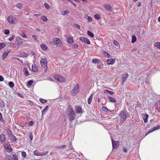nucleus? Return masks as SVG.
<instances>
[{
  "label": "nucleus",
  "instance_id": "32",
  "mask_svg": "<svg viewBox=\"0 0 160 160\" xmlns=\"http://www.w3.org/2000/svg\"><path fill=\"white\" fill-rule=\"evenodd\" d=\"M69 12H69V11H68V10H65V11H62L61 12V14L62 15H65L66 14H68L69 13Z\"/></svg>",
  "mask_w": 160,
  "mask_h": 160
},
{
  "label": "nucleus",
  "instance_id": "5",
  "mask_svg": "<svg viewBox=\"0 0 160 160\" xmlns=\"http://www.w3.org/2000/svg\"><path fill=\"white\" fill-rule=\"evenodd\" d=\"M54 78L58 82H64L65 81V79L59 75H55L54 76Z\"/></svg>",
  "mask_w": 160,
  "mask_h": 160
},
{
  "label": "nucleus",
  "instance_id": "20",
  "mask_svg": "<svg viewBox=\"0 0 160 160\" xmlns=\"http://www.w3.org/2000/svg\"><path fill=\"white\" fill-rule=\"evenodd\" d=\"M41 47L44 51H46L48 49V47L45 44H42L41 45Z\"/></svg>",
  "mask_w": 160,
  "mask_h": 160
},
{
  "label": "nucleus",
  "instance_id": "3",
  "mask_svg": "<svg viewBox=\"0 0 160 160\" xmlns=\"http://www.w3.org/2000/svg\"><path fill=\"white\" fill-rule=\"evenodd\" d=\"M40 62L44 73H46L47 71V60L45 58H43L41 60Z\"/></svg>",
  "mask_w": 160,
  "mask_h": 160
},
{
  "label": "nucleus",
  "instance_id": "13",
  "mask_svg": "<svg viewBox=\"0 0 160 160\" xmlns=\"http://www.w3.org/2000/svg\"><path fill=\"white\" fill-rule=\"evenodd\" d=\"M115 59H107L106 61V62L108 65H112L115 62Z\"/></svg>",
  "mask_w": 160,
  "mask_h": 160
},
{
  "label": "nucleus",
  "instance_id": "44",
  "mask_svg": "<svg viewBox=\"0 0 160 160\" xmlns=\"http://www.w3.org/2000/svg\"><path fill=\"white\" fill-rule=\"evenodd\" d=\"M13 159L14 160H18V157L16 154H14L12 156Z\"/></svg>",
  "mask_w": 160,
  "mask_h": 160
},
{
  "label": "nucleus",
  "instance_id": "49",
  "mask_svg": "<svg viewBox=\"0 0 160 160\" xmlns=\"http://www.w3.org/2000/svg\"><path fill=\"white\" fill-rule=\"evenodd\" d=\"M33 81L32 80H30L28 82V86H30L32 84Z\"/></svg>",
  "mask_w": 160,
  "mask_h": 160
},
{
  "label": "nucleus",
  "instance_id": "41",
  "mask_svg": "<svg viewBox=\"0 0 160 160\" xmlns=\"http://www.w3.org/2000/svg\"><path fill=\"white\" fill-rule=\"evenodd\" d=\"M94 18L96 19L99 20L100 18V16L99 14H96L94 15Z\"/></svg>",
  "mask_w": 160,
  "mask_h": 160
},
{
  "label": "nucleus",
  "instance_id": "60",
  "mask_svg": "<svg viewBox=\"0 0 160 160\" xmlns=\"http://www.w3.org/2000/svg\"><path fill=\"white\" fill-rule=\"evenodd\" d=\"M18 96H19L20 97L22 98H23V95L21 93H18Z\"/></svg>",
  "mask_w": 160,
  "mask_h": 160
},
{
  "label": "nucleus",
  "instance_id": "10",
  "mask_svg": "<svg viewBox=\"0 0 160 160\" xmlns=\"http://www.w3.org/2000/svg\"><path fill=\"white\" fill-rule=\"evenodd\" d=\"M112 147L114 148H117L119 145V142L118 141H115L112 139Z\"/></svg>",
  "mask_w": 160,
  "mask_h": 160
},
{
  "label": "nucleus",
  "instance_id": "30",
  "mask_svg": "<svg viewBox=\"0 0 160 160\" xmlns=\"http://www.w3.org/2000/svg\"><path fill=\"white\" fill-rule=\"evenodd\" d=\"M136 38L135 35H133L132 36V40L131 42L132 43H134L136 41Z\"/></svg>",
  "mask_w": 160,
  "mask_h": 160
},
{
  "label": "nucleus",
  "instance_id": "34",
  "mask_svg": "<svg viewBox=\"0 0 160 160\" xmlns=\"http://www.w3.org/2000/svg\"><path fill=\"white\" fill-rule=\"evenodd\" d=\"M21 56L23 58H26L28 56V54L25 52L20 53Z\"/></svg>",
  "mask_w": 160,
  "mask_h": 160
},
{
  "label": "nucleus",
  "instance_id": "1",
  "mask_svg": "<svg viewBox=\"0 0 160 160\" xmlns=\"http://www.w3.org/2000/svg\"><path fill=\"white\" fill-rule=\"evenodd\" d=\"M67 115L68 119L71 121L73 120L76 117V115L72 108L69 107L67 109Z\"/></svg>",
  "mask_w": 160,
  "mask_h": 160
},
{
  "label": "nucleus",
  "instance_id": "63",
  "mask_svg": "<svg viewBox=\"0 0 160 160\" xmlns=\"http://www.w3.org/2000/svg\"><path fill=\"white\" fill-rule=\"evenodd\" d=\"M105 54H107V57L108 58H109L110 57V55L108 53V52H105Z\"/></svg>",
  "mask_w": 160,
  "mask_h": 160
},
{
  "label": "nucleus",
  "instance_id": "27",
  "mask_svg": "<svg viewBox=\"0 0 160 160\" xmlns=\"http://www.w3.org/2000/svg\"><path fill=\"white\" fill-rule=\"evenodd\" d=\"M6 132L8 137L12 135V132L10 129H7L6 130Z\"/></svg>",
  "mask_w": 160,
  "mask_h": 160
},
{
  "label": "nucleus",
  "instance_id": "35",
  "mask_svg": "<svg viewBox=\"0 0 160 160\" xmlns=\"http://www.w3.org/2000/svg\"><path fill=\"white\" fill-rule=\"evenodd\" d=\"M22 6V4L21 3H18L16 5V7L19 9H21Z\"/></svg>",
  "mask_w": 160,
  "mask_h": 160
},
{
  "label": "nucleus",
  "instance_id": "43",
  "mask_svg": "<svg viewBox=\"0 0 160 160\" xmlns=\"http://www.w3.org/2000/svg\"><path fill=\"white\" fill-rule=\"evenodd\" d=\"M22 157L25 158L26 157V153L25 152H22Z\"/></svg>",
  "mask_w": 160,
  "mask_h": 160
},
{
  "label": "nucleus",
  "instance_id": "51",
  "mask_svg": "<svg viewBox=\"0 0 160 160\" xmlns=\"http://www.w3.org/2000/svg\"><path fill=\"white\" fill-rule=\"evenodd\" d=\"M74 27L78 29H79L80 28V26L78 24H74Z\"/></svg>",
  "mask_w": 160,
  "mask_h": 160
},
{
  "label": "nucleus",
  "instance_id": "15",
  "mask_svg": "<svg viewBox=\"0 0 160 160\" xmlns=\"http://www.w3.org/2000/svg\"><path fill=\"white\" fill-rule=\"evenodd\" d=\"M16 40L17 42V44L18 45H21L22 44V39L19 36H18L16 38Z\"/></svg>",
  "mask_w": 160,
  "mask_h": 160
},
{
  "label": "nucleus",
  "instance_id": "37",
  "mask_svg": "<svg viewBox=\"0 0 160 160\" xmlns=\"http://www.w3.org/2000/svg\"><path fill=\"white\" fill-rule=\"evenodd\" d=\"M154 46L160 49V42H157L154 43Z\"/></svg>",
  "mask_w": 160,
  "mask_h": 160
},
{
  "label": "nucleus",
  "instance_id": "39",
  "mask_svg": "<svg viewBox=\"0 0 160 160\" xmlns=\"http://www.w3.org/2000/svg\"><path fill=\"white\" fill-rule=\"evenodd\" d=\"M8 84L9 87L11 88H13L14 86V84L12 82H9Z\"/></svg>",
  "mask_w": 160,
  "mask_h": 160
},
{
  "label": "nucleus",
  "instance_id": "57",
  "mask_svg": "<svg viewBox=\"0 0 160 160\" xmlns=\"http://www.w3.org/2000/svg\"><path fill=\"white\" fill-rule=\"evenodd\" d=\"M21 35V36L23 38H26V35L24 33H22Z\"/></svg>",
  "mask_w": 160,
  "mask_h": 160
},
{
  "label": "nucleus",
  "instance_id": "31",
  "mask_svg": "<svg viewBox=\"0 0 160 160\" xmlns=\"http://www.w3.org/2000/svg\"><path fill=\"white\" fill-rule=\"evenodd\" d=\"M67 41L68 42L72 43L73 42V40L72 38L71 37H69L68 38H67Z\"/></svg>",
  "mask_w": 160,
  "mask_h": 160
},
{
  "label": "nucleus",
  "instance_id": "7",
  "mask_svg": "<svg viewBox=\"0 0 160 160\" xmlns=\"http://www.w3.org/2000/svg\"><path fill=\"white\" fill-rule=\"evenodd\" d=\"M79 85L78 84H76L74 87L73 89L72 90L73 93L75 94H77L79 91Z\"/></svg>",
  "mask_w": 160,
  "mask_h": 160
},
{
  "label": "nucleus",
  "instance_id": "19",
  "mask_svg": "<svg viewBox=\"0 0 160 160\" xmlns=\"http://www.w3.org/2000/svg\"><path fill=\"white\" fill-rule=\"evenodd\" d=\"M4 148L6 149L10 150V152L12 151V148L10 146V144L9 143L6 144L4 145Z\"/></svg>",
  "mask_w": 160,
  "mask_h": 160
},
{
  "label": "nucleus",
  "instance_id": "12",
  "mask_svg": "<svg viewBox=\"0 0 160 160\" xmlns=\"http://www.w3.org/2000/svg\"><path fill=\"white\" fill-rule=\"evenodd\" d=\"M159 129H160V126H157V127H154L152 128L151 129H150L149 130V131L148 132V133L146 134V136L149 133H151L155 130H158Z\"/></svg>",
  "mask_w": 160,
  "mask_h": 160
},
{
  "label": "nucleus",
  "instance_id": "52",
  "mask_svg": "<svg viewBox=\"0 0 160 160\" xmlns=\"http://www.w3.org/2000/svg\"><path fill=\"white\" fill-rule=\"evenodd\" d=\"M88 22H91L92 21V19L91 17L89 16L88 18Z\"/></svg>",
  "mask_w": 160,
  "mask_h": 160
},
{
  "label": "nucleus",
  "instance_id": "56",
  "mask_svg": "<svg viewBox=\"0 0 160 160\" xmlns=\"http://www.w3.org/2000/svg\"><path fill=\"white\" fill-rule=\"evenodd\" d=\"M113 43L116 46H118V44H119V43L117 41H116V40H114L113 41Z\"/></svg>",
  "mask_w": 160,
  "mask_h": 160
},
{
  "label": "nucleus",
  "instance_id": "62",
  "mask_svg": "<svg viewBox=\"0 0 160 160\" xmlns=\"http://www.w3.org/2000/svg\"><path fill=\"white\" fill-rule=\"evenodd\" d=\"M47 80H49V81H53V79L51 78L50 77H48L47 78Z\"/></svg>",
  "mask_w": 160,
  "mask_h": 160
},
{
  "label": "nucleus",
  "instance_id": "53",
  "mask_svg": "<svg viewBox=\"0 0 160 160\" xmlns=\"http://www.w3.org/2000/svg\"><path fill=\"white\" fill-rule=\"evenodd\" d=\"M97 68L99 69H101L103 68V66L102 64H101V65H98L97 66Z\"/></svg>",
  "mask_w": 160,
  "mask_h": 160
},
{
  "label": "nucleus",
  "instance_id": "55",
  "mask_svg": "<svg viewBox=\"0 0 160 160\" xmlns=\"http://www.w3.org/2000/svg\"><path fill=\"white\" fill-rule=\"evenodd\" d=\"M32 38L35 40H36L38 39V36L35 35H32Z\"/></svg>",
  "mask_w": 160,
  "mask_h": 160
},
{
  "label": "nucleus",
  "instance_id": "33",
  "mask_svg": "<svg viewBox=\"0 0 160 160\" xmlns=\"http://www.w3.org/2000/svg\"><path fill=\"white\" fill-rule=\"evenodd\" d=\"M39 100L40 102L42 104H44L46 103L47 102V100H46L42 98H40Z\"/></svg>",
  "mask_w": 160,
  "mask_h": 160
},
{
  "label": "nucleus",
  "instance_id": "18",
  "mask_svg": "<svg viewBox=\"0 0 160 160\" xmlns=\"http://www.w3.org/2000/svg\"><path fill=\"white\" fill-rule=\"evenodd\" d=\"M32 70L34 72H36L38 70V67L35 64L32 65Z\"/></svg>",
  "mask_w": 160,
  "mask_h": 160
},
{
  "label": "nucleus",
  "instance_id": "45",
  "mask_svg": "<svg viewBox=\"0 0 160 160\" xmlns=\"http://www.w3.org/2000/svg\"><path fill=\"white\" fill-rule=\"evenodd\" d=\"M6 160H13V158L10 156H8L6 158Z\"/></svg>",
  "mask_w": 160,
  "mask_h": 160
},
{
  "label": "nucleus",
  "instance_id": "23",
  "mask_svg": "<svg viewBox=\"0 0 160 160\" xmlns=\"http://www.w3.org/2000/svg\"><path fill=\"white\" fill-rule=\"evenodd\" d=\"M93 96V95L92 94H91L89 98L88 99V104H90L91 103V102L92 99V97Z\"/></svg>",
  "mask_w": 160,
  "mask_h": 160
},
{
  "label": "nucleus",
  "instance_id": "48",
  "mask_svg": "<svg viewBox=\"0 0 160 160\" xmlns=\"http://www.w3.org/2000/svg\"><path fill=\"white\" fill-rule=\"evenodd\" d=\"M92 62L93 63H97L98 62V59H93L92 60Z\"/></svg>",
  "mask_w": 160,
  "mask_h": 160
},
{
  "label": "nucleus",
  "instance_id": "59",
  "mask_svg": "<svg viewBox=\"0 0 160 160\" xmlns=\"http://www.w3.org/2000/svg\"><path fill=\"white\" fill-rule=\"evenodd\" d=\"M4 80V78L2 76L0 75V81H3Z\"/></svg>",
  "mask_w": 160,
  "mask_h": 160
},
{
  "label": "nucleus",
  "instance_id": "6",
  "mask_svg": "<svg viewBox=\"0 0 160 160\" xmlns=\"http://www.w3.org/2000/svg\"><path fill=\"white\" fill-rule=\"evenodd\" d=\"M53 43L54 45H57L58 47H60L61 44V40L58 38H55L53 40Z\"/></svg>",
  "mask_w": 160,
  "mask_h": 160
},
{
  "label": "nucleus",
  "instance_id": "26",
  "mask_svg": "<svg viewBox=\"0 0 160 160\" xmlns=\"http://www.w3.org/2000/svg\"><path fill=\"white\" fill-rule=\"evenodd\" d=\"M128 77V74L127 73L122 76L123 82H125L127 80Z\"/></svg>",
  "mask_w": 160,
  "mask_h": 160
},
{
  "label": "nucleus",
  "instance_id": "25",
  "mask_svg": "<svg viewBox=\"0 0 160 160\" xmlns=\"http://www.w3.org/2000/svg\"><path fill=\"white\" fill-rule=\"evenodd\" d=\"M24 74L26 76H28L29 75V73L26 68H24Z\"/></svg>",
  "mask_w": 160,
  "mask_h": 160
},
{
  "label": "nucleus",
  "instance_id": "40",
  "mask_svg": "<svg viewBox=\"0 0 160 160\" xmlns=\"http://www.w3.org/2000/svg\"><path fill=\"white\" fill-rule=\"evenodd\" d=\"M5 46V44L4 43H0V50L4 47Z\"/></svg>",
  "mask_w": 160,
  "mask_h": 160
},
{
  "label": "nucleus",
  "instance_id": "9",
  "mask_svg": "<svg viewBox=\"0 0 160 160\" xmlns=\"http://www.w3.org/2000/svg\"><path fill=\"white\" fill-rule=\"evenodd\" d=\"M79 39L82 42H84L87 44H90V43L89 40L87 38L82 37H80Z\"/></svg>",
  "mask_w": 160,
  "mask_h": 160
},
{
  "label": "nucleus",
  "instance_id": "2",
  "mask_svg": "<svg viewBox=\"0 0 160 160\" xmlns=\"http://www.w3.org/2000/svg\"><path fill=\"white\" fill-rule=\"evenodd\" d=\"M128 114V113L125 110H122L120 112L119 116L120 118V122L121 123L125 121L127 118V115Z\"/></svg>",
  "mask_w": 160,
  "mask_h": 160
},
{
  "label": "nucleus",
  "instance_id": "54",
  "mask_svg": "<svg viewBox=\"0 0 160 160\" xmlns=\"http://www.w3.org/2000/svg\"><path fill=\"white\" fill-rule=\"evenodd\" d=\"M48 153V152H41L40 156L45 155L47 154Z\"/></svg>",
  "mask_w": 160,
  "mask_h": 160
},
{
  "label": "nucleus",
  "instance_id": "36",
  "mask_svg": "<svg viewBox=\"0 0 160 160\" xmlns=\"http://www.w3.org/2000/svg\"><path fill=\"white\" fill-rule=\"evenodd\" d=\"M102 109L103 111L106 112H108L109 109L107 107H105V106H103L102 107Z\"/></svg>",
  "mask_w": 160,
  "mask_h": 160
},
{
  "label": "nucleus",
  "instance_id": "38",
  "mask_svg": "<svg viewBox=\"0 0 160 160\" xmlns=\"http://www.w3.org/2000/svg\"><path fill=\"white\" fill-rule=\"evenodd\" d=\"M41 19L44 21L46 22L48 20V19L45 16H43L41 17Z\"/></svg>",
  "mask_w": 160,
  "mask_h": 160
},
{
  "label": "nucleus",
  "instance_id": "29",
  "mask_svg": "<svg viewBox=\"0 0 160 160\" xmlns=\"http://www.w3.org/2000/svg\"><path fill=\"white\" fill-rule=\"evenodd\" d=\"M87 34L91 38H93L94 37V34L90 31H88L87 32Z\"/></svg>",
  "mask_w": 160,
  "mask_h": 160
},
{
  "label": "nucleus",
  "instance_id": "42",
  "mask_svg": "<svg viewBox=\"0 0 160 160\" xmlns=\"http://www.w3.org/2000/svg\"><path fill=\"white\" fill-rule=\"evenodd\" d=\"M44 5L46 8L48 10L50 8L48 4L47 3H45Z\"/></svg>",
  "mask_w": 160,
  "mask_h": 160
},
{
  "label": "nucleus",
  "instance_id": "58",
  "mask_svg": "<svg viewBox=\"0 0 160 160\" xmlns=\"http://www.w3.org/2000/svg\"><path fill=\"white\" fill-rule=\"evenodd\" d=\"M34 124V122H32V121H31L29 122L28 123V124L30 126H31L33 125Z\"/></svg>",
  "mask_w": 160,
  "mask_h": 160
},
{
  "label": "nucleus",
  "instance_id": "14",
  "mask_svg": "<svg viewBox=\"0 0 160 160\" xmlns=\"http://www.w3.org/2000/svg\"><path fill=\"white\" fill-rule=\"evenodd\" d=\"M6 137L3 134H2L0 135V142L1 143H3L5 141Z\"/></svg>",
  "mask_w": 160,
  "mask_h": 160
},
{
  "label": "nucleus",
  "instance_id": "16",
  "mask_svg": "<svg viewBox=\"0 0 160 160\" xmlns=\"http://www.w3.org/2000/svg\"><path fill=\"white\" fill-rule=\"evenodd\" d=\"M143 119L145 122H146L148 121V114L146 113H143L142 114Z\"/></svg>",
  "mask_w": 160,
  "mask_h": 160
},
{
  "label": "nucleus",
  "instance_id": "4",
  "mask_svg": "<svg viewBox=\"0 0 160 160\" xmlns=\"http://www.w3.org/2000/svg\"><path fill=\"white\" fill-rule=\"evenodd\" d=\"M8 22L12 24H14L17 22V19L12 16H8L7 18Z\"/></svg>",
  "mask_w": 160,
  "mask_h": 160
},
{
  "label": "nucleus",
  "instance_id": "24",
  "mask_svg": "<svg viewBox=\"0 0 160 160\" xmlns=\"http://www.w3.org/2000/svg\"><path fill=\"white\" fill-rule=\"evenodd\" d=\"M48 108H49V107H48V106H47L45 107V108L43 110V111L42 112V116L43 115H44L45 114V112H46L48 110Z\"/></svg>",
  "mask_w": 160,
  "mask_h": 160
},
{
  "label": "nucleus",
  "instance_id": "50",
  "mask_svg": "<svg viewBox=\"0 0 160 160\" xmlns=\"http://www.w3.org/2000/svg\"><path fill=\"white\" fill-rule=\"evenodd\" d=\"M33 135L32 132H30L29 135V138L31 140H32L33 139Z\"/></svg>",
  "mask_w": 160,
  "mask_h": 160
},
{
  "label": "nucleus",
  "instance_id": "46",
  "mask_svg": "<svg viewBox=\"0 0 160 160\" xmlns=\"http://www.w3.org/2000/svg\"><path fill=\"white\" fill-rule=\"evenodd\" d=\"M15 37L14 35H12L8 39V40L10 41H12L14 38H15Z\"/></svg>",
  "mask_w": 160,
  "mask_h": 160
},
{
  "label": "nucleus",
  "instance_id": "11",
  "mask_svg": "<svg viewBox=\"0 0 160 160\" xmlns=\"http://www.w3.org/2000/svg\"><path fill=\"white\" fill-rule=\"evenodd\" d=\"M11 51L9 50L4 52L2 55V59H5L8 56L9 53Z\"/></svg>",
  "mask_w": 160,
  "mask_h": 160
},
{
  "label": "nucleus",
  "instance_id": "22",
  "mask_svg": "<svg viewBox=\"0 0 160 160\" xmlns=\"http://www.w3.org/2000/svg\"><path fill=\"white\" fill-rule=\"evenodd\" d=\"M108 100H109V102H112L115 103L116 102V100L115 99L113 98H112L110 97H108Z\"/></svg>",
  "mask_w": 160,
  "mask_h": 160
},
{
  "label": "nucleus",
  "instance_id": "21",
  "mask_svg": "<svg viewBox=\"0 0 160 160\" xmlns=\"http://www.w3.org/2000/svg\"><path fill=\"white\" fill-rule=\"evenodd\" d=\"M105 8L106 9L110 11H112V8L111 5L109 4H107L105 5Z\"/></svg>",
  "mask_w": 160,
  "mask_h": 160
},
{
  "label": "nucleus",
  "instance_id": "28",
  "mask_svg": "<svg viewBox=\"0 0 160 160\" xmlns=\"http://www.w3.org/2000/svg\"><path fill=\"white\" fill-rule=\"evenodd\" d=\"M33 153L34 155H35L37 156H40L41 152H38V150H35V151H34Z\"/></svg>",
  "mask_w": 160,
  "mask_h": 160
},
{
  "label": "nucleus",
  "instance_id": "61",
  "mask_svg": "<svg viewBox=\"0 0 160 160\" xmlns=\"http://www.w3.org/2000/svg\"><path fill=\"white\" fill-rule=\"evenodd\" d=\"M123 151L125 152H127L128 151L127 148H123Z\"/></svg>",
  "mask_w": 160,
  "mask_h": 160
},
{
  "label": "nucleus",
  "instance_id": "17",
  "mask_svg": "<svg viewBox=\"0 0 160 160\" xmlns=\"http://www.w3.org/2000/svg\"><path fill=\"white\" fill-rule=\"evenodd\" d=\"M8 137L10 140L12 142L16 141L17 140L16 137L13 135L12 134Z\"/></svg>",
  "mask_w": 160,
  "mask_h": 160
},
{
  "label": "nucleus",
  "instance_id": "8",
  "mask_svg": "<svg viewBox=\"0 0 160 160\" xmlns=\"http://www.w3.org/2000/svg\"><path fill=\"white\" fill-rule=\"evenodd\" d=\"M75 111L77 114H81L82 112V109L81 107L79 106H76L75 108Z\"/></svg>",
  "mask_w": 160,
  "mask_h": 160
},
{
  "label": "nucleus",
  "instance_id": "64",
  "mask_svg": "<svg viewBox=\"0 0 160 160\" xmlns=\"http://www.w3.org/2000/svg\"><path fill=\"white\" fill-rule=\"evenodd\" d=\"M109 90L107 89H105L104 91V93H108Z\"/></svg>",
  "mask_w": 160,
  "mask_h": 160
},
{
  "label": "nucleus",
  "instance_id": "47",
  "mask_svg": "<svg viewBox=\"0 0 160 160\" xmlns=\"http://www.w3.org/2000/svg\"><path fill=\"white\" fill-rule=\"evenodd\" d=\"M4 33L5 34L8 35L10 31H9V30H8V29H6L5 30Z\"/></svg>",
  "mask_w": 160,
  "mask_h": 160
}]
</instances>
